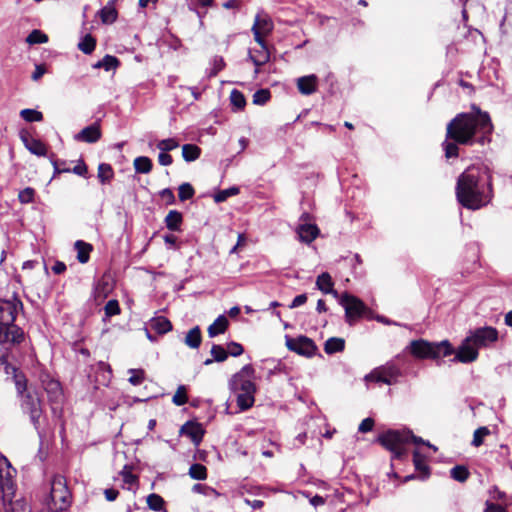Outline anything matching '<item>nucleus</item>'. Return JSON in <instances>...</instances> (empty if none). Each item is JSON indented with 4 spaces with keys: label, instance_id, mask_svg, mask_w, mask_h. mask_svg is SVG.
Returning a JSON list of instances; mask_svg holds the SVG:
<instances>
[{
    "label": "nucleus",
    "instance_id": "obj_1",
    "mask_svg": "<svg viewBox=\"0 0 512 512\" xmlns=\"http://www.w3.org/2000/svg\"><path fill=\"white\" fill-rule=\"evenodd\" d=\"M493 125L487 112L478 111L476 114H458L451 120L446 129V140L442 146L446 158L458 156V145H481L490 141Z\"/></svg>",
    "mask_w": 512,
    "mask_h": 512
},
{
    "label": "nucleus",
    "instance_id": "obj_2",
    "mask_svg": "<svg viewBox=\"0 0 512 512\" xmlns=\"http://www.w3.org/2000/svg\"><path fill=\"white\" fill-rule=\"evenodd\" d=\"M490 179L486 168L468 167L457 181L456 196L459 203L472 210L486 205L490 200Z\"/></svg>",
    "mask_w": 512,
    "mask_h": 512
},
{
    "label": "nucleus",
    "instance_id": "obj_3",
    "mask_svg": "<svg viewBox=\"0 0 512 512\" xmlns=\"http://www.w3.org/2000/svg\"><path fill=\"white\" fill-rule=\"evenodd\" d=\"M22 302L14 296L12 300L0 299V343L20 344L24 340V331L14 324Z\"/></svg>",
    "mask_w": 512,
    "mask_h": 512
},
{
    "label": "nucleus",
    "instance_id": "obj_4",
    "mask_svg": "<svg viewBox=\"0 0 512 512\" xmlns=\"http://www.w3.org/2000/svg\"><path fill=\"white\" fill-rule=\"evenodd\" d=\"M377 441L392 453L393 459H403L407 455L406 444L413 442L414 444H423L432 448L434 451L437 447L429 441L423 440L421 437L415 436L410 430H387L380 434Z\"/></svg>",
    "mask_w": 512,
    "mask_h": 512
},
{
    "label": "nucleus",
    "instance_id": "obj_5",
    "mask_svg": "<svg viewBox=\"0 0 512 512\" xmlns=\"http://www.w3.org/2000/svg\"><path fill=\"white\" fill-rule=\"evenodd\" d=\"M409 350L413 356L419 359H437L453 353V348L447 340L438 343L429 342L424 339L413 340L409 345Z\"/></svg>",
    "mask_w": 512,
    "mask_h": 512
},
{
    "label": "nucleus",
    "instance_id": "obj_6",
    "mask_svg": "<svg viewBox=\"0 0 512 512\" xmlns=\"http://www.w3.org/2000/svg\"><path fill=\"white\" fill-rule=\"evenodd\" d=\"M21 407L23 412L29 415L30 422L36 430L39 438L42 439L45 436V431L42 427L44 417L42 402L37 393H32L30 391L25 393L21 400Z\"/></svg>",
    "mask_w": 512,
    "mask_h": 512
},
{
    "label": "nucleus",
    "instance_id": "obj_7",
    "mask_svg": "<svg viewBox=\"0 0 512 512\" xmlns=\"http://www.w3.org/2000/svg\"><path fill=\"white\" fill-rule=\"evenodd\" d=\"M339 304L345 310V321L353 326L358 319L367 316L370 310L358 297L345 292L338 298Z\"/></svg>",
    "mask_w": 512,
    "mask_h": 512
},
{
    "label": "nucleus",
    "instance_id": "obj_8",
    "mask_svg": "<svg viewBox=\"0 0 512 512\" xmlns=\"http://www.w3.org/2000/svg\"><path fill=\"white\" fill-rule=\"evenodd\" d=\"M49 508L59 512L66 510L70 505V492L62 477H55L52 481L50 491Z\"/></svg>",
    "mask_w": 512,
    "mask_h": 512
},
{
    "label": "nucleus",
    "instance_id": "obj_9",
    "mask_svg": "<svg viewBox=\"0 0 512 512\" xmlns=\"http://www.w3.org/2000/svg\"><path fill=\"white\" fill-rule=\"evenodd\" d=\"M401 376V371L393 362H388L378 368H375L368 375L366 381H374L384 383L386 385H393L397 383L398 378Z\"/></svg>",
    "mask_w": 512,
    "mask_h": 512
},
{
    "label": "nucleus",
    "instance_id": "obj_10",
    "mask_svg": "<svg viewBox=\"0 0 512 512\" xmlns=\"http://www.w3.org/2000/svg\"><path fill=\"white\" fill-rule=\"evenodd\" d=\"M311 219V215L307 212H304L300 216L299 224L296 228L299 241L306 244L312 243L320 233L318 226L315 223H312Z\"/></svg>",
    "mask_w": 512,
    "mask_h": 512
},
{
    "label": "nucleus",
    "instance_id": "obj_11",
    "mask_svg": "<svg viewBox=\"0 0 512 512\" xmlns=\"http://www.w3.org/2000/svg\"><path fill=\"white\" fill-rule=\"evenodd\" d=\"M286 346L290 351L307 357L313 356L317 350L313 340L306 336H299L297 338L286 336Z\"/></svg>",
    "mask_w": 512,
    "mask_h": 512
},
{
    "label": "nucleus",
    "instance_id": "obj_12",
    "mask_svg": "<svg viewBox=\"0 0 512 512\" xmlns=\"http://www.w3.org/2000/svg\"><path fill=\"white\" fill-rule=\"evenodd\" d=\"M477 349L487 347L498 340L496 328L486 326L477 328L468 335Z\"/></svg>",
    "mask_w": 512,
    "mask_h": 512
},
{
    "label": "nucleus",
    "instance_id": "obj_13",
    "mask_svg": "<svg viewBox=\"0 0 512 512\" xmlns=\"http://www.w3.org/2000/svg\"><path fill=\"white\" fill-rule=\"evenodd\" d=\"M273 28L274 25L269 15L263 11L257 13L251 29L254 35V40L257 43H262L263 36L270 34Z\"/></svg>",
    "mask_w": 512,
    "mask_h": 512
},
{
    "label": "nucleus",
    "instance_id": "obj_14",
    "mask_svg": "<svg viewBox=\"0 0 512 512\" xmlns=\"http://www.w3.org/2000/svg\"><path fill=\"white\" fill-rule=\"evenodd\" d=\"M41 384L47 393L51 405L59 404L63 398V392L59 381L50 377L49 374H41Z\"/></svg>",
    "mask_w": 512,
    "mask_h": 512
},
{
    "label": "nucleus",
    "instance_id": "obj_15",
    "mask_svg": "<svg viewBox=\"0 0 512 512\" xmlns=\"http://www.w3.org/2000/svg\"><path fill=\"white\" fill-rule=\"evenodd\" d=\"M478 349L467 336L458 347L453 361L461 363H471L478 358Z\"/></svg>",
    "mask_w": 512,
    "mask_h": 512
},
{
    "label": "nucleus",
    "instance_id": "obj_16",
    "mask_svg": "<svg viewBox=\"0 0 512 512\" xmlns=\"http://www.w3.org/2000/svg\"><path fill=\"white\" fill-rule=\"evenodd\" d=\"M258 44L259 49L249 50L248 53V59L256 66L255 75L259 73V67L270 60V53L264 39H262V43Z\"/></svg>",
    "mask_w": 512,
    "mask_h": 512
},
{
    "label": "nucleus",
    "instance_id": "obj_17",
    "mask_svg": "<svg viewBox=\"0 0 512 512\" xmlns=\"http://www.w3.org/2000/svg\"><path fill=\"white\" fill-rule=\"evenodd\" d=\"M230 389L234 394L238 393H255V384L249 378L243 377L242 374H235L230 381Z\"/></svg>",
    "mask_w": 512,
    "mask_h": 512
},
{
    "label": "nucleus",
    "instance_id": "obj_18",
    "mask_svg": "<svg viewBox=\"0 0 512 512\" xmlns=\"http://www.w3.org/2000/svg\"><path fill=\"white\" fill-rule=\"evenodd\" d=\"M180 433L189 437L194 445L198 446L203 439L204 429L201 424L188 421L181 427Z\"/></svg>",
    "mask_w": 512,
    "mask_h": 512
},
{
    "label": "nucleus",
    "instance_id": "obj_19",
    "mask_svg": "<svg viewBox=\"0 0 512 512\" xmlns=\"http://www.w3.org/2000/svg\"><path fill=\"white\" fill-rule=\"evenodd\" d=\"M101 138L100 126L97 123L91 124L83 128L79 133L74 136V139L79 142L95 143Z\"/></svg>",
    "mask_w": 512,
    "mask_h": 512
},
{
    "label": "nucleus",
    "instance_id": "obj_20",
    "mask_svg": "<svg viewBox=\"0 0 512 512\" xmlns=\"http://www.w3.org/2000/svg\"><path fill=\"white\" fill-rule=\"evenodd\" d=\"M317 76L314 74L302 76L297 79V88L303 95H311L316 91Z\"/></svg>",
    "mask_w": 512,
    "mask_h": 512
},
{
    "label": "nucleus",
    "instance_id": "obj_21",
    "mask_svg": "<svg viewBox=\"0 0 512 512\" xmlns=\"http://www.w3.org/2000/svg\"><path fill=\"white\" fill-rule=\"evenodd\" d=\"M316 286L325 294H332L335 298H339V293L333 289V281L329 273L323 272L316 279Z\"/></svg>",
    "mask_w": 512,
    "mask_h": 512
},
{
    "label": "nucleus",
    "instance_id": "obj_22",
    "mask_svg": "<svg viewBox=\"0 0 512 512\" xmlns=\"http://www.w3.org/2000/svg\"><path fill=\"white\" fill-rule=\"evenodd\" d=\"M150 330L155 331L159 335H163L172 330V324L164 316L153 317L149 321Z\"/></svg>",
    "mask_w": 512,
    "mask_h": 512
},
{
    "label": "nucleus",
    "instance_id": "obj_23",
    "mask_svg": "<svg viewBox=\"0 0 512 512\" xmlns=\"http://www.w3.org/2000/svg\"><path fill=\"white\" fill-rule=\"evenodd\" d=\"M98 15L103 24H112L116 21L118 13L114 6V1H109L101 10Z\"/></svg>",
    "mask_w": 512,
    "mask_h": 512
},
{
    "label": "nucleus",
    "instance_id": "obj_24",
    "mask_svg": "<svg viewBox=\"0 0 512 512\" xmlns=\"http://www.w3.org/2000/svg\"><path fill=\"white\" fill-rule=\"evenodd\" d=\"M182 222V213L177 210H170L164 219V223L170 231H180Z\"/></svg>",
    "mask_w": 512,
    "mask_h": 512
},
{
    "label": "nucleus",
    "instance_id": "obj_25",
    "mask_svg": "<svg viewBox=\"0 0 512 512\" xmlns=\"http://www.w3.org/2000/svg\"><path fill=\"white\" fill-rule=\"evenodd\" d=\"M228 320L224 315H219L215 321L208 327V335L213 338L219 334H223L228 327Z\"/></svg>",
    "mask_w": 512,
    "mask_h": 512
},
{
    "label": "nucleus",
    "instance_id": "obj_26",
    "mask_svg": "<svg viewBox=\"0 0 512 512\" xmlns=\"http://www.w3.org/2000/svg\"><path fill=\"white\" fill-rule=\"evenodd\" d=\"M74 246L77 251V260L82 264L87 263L90 258V252L93 249L92 245L82 240H77Z\"/></svg>",
    "mask_w": 512,
    "mask_h": 512
},
{
    "label": "nucleus",
    "instance_id": "obj_27",
    "mask_svg": "<svg viewBox=\"0 0 512 512\" xmlns=\"http://www.w3.org/2000/svg\"><path fill=\"white\" fill-rule=\"evenodd\" d=\"M202 341L201 330L199 326H195L188 331L185 336V344L192 349H197Z\"/></svg>",
    "mask_w": 512,
    "mask_h": 512
},
{
    "label": "nucleus",
    "instance_id": "obj_28",
    "mask_svg": "<svg viewBox=\"0 0 512 512\" xmlns=\"http://www.w3.org/2000/svg\"><path fill=\"white\" fill-rule=\"evenodd\" d=\"M345 348V341L342 338L331 337L324 344V351L331 355L337 352H342Z\"/></svg>",
    "mask_w": 512,
    "mask_h": 512
},
{
    "label": "nucleus",
    "instance_id": "obj_29",
    "mask_svg": "<svg viewBox=\"0 0 512 512\" xmlns=\"http://www.w3.org/2000/svg\"><path fill=\"white\" fill-rule=\"evenodd\" d=\"M120 65L117 57L112 55H105L101 60L93 65V68H103L105 71L115 70Z\"/></svg>",
    "mask_w": 512,
    "mask_h": 512
},
{
    "label": "nucleus",
    "instance_id": "obj_30",
    "mask_svg": "<svg viewBox=\"0 0 512 512\" xmlns=\"http://www.w3.org/2000/svg\"><path fill=\"white\" fill-rule=\"evenodd\" d=\"M25 147L34 155L45 156L47 153L46 146L37 139H24Z\"/></svg>",
    "mask_w": 512,
    "mask_h": 512
},
{
    "label": "nucleus",
    "instance_id": "obj_31",
    "mask_svg": "<svg viewBox=\"0 0 512 512\" xmlns=\"http://www.w3.org/2000/svg\"><path fill=\"white\" fill-rule=\"evenodd\" d=\"M210 352L211 355L213 356V359H206L204 361L205 365H210L213 361L223 362L228 357L227 351L223 348V346L218 344H213Z\"/></svg>",
    "mask_w": 512,
    "mask_h": 512
},
{
    "label": "nucleus",
    "instance_id": "obj_32",
    "mask_svg": "<svg viewBox=\"0 0 512 512\" xmlns=\"http://www.w3.org/2000/svg\"><path fill=\"white\" fill-rule=\"evenodd\" d=\"M201 149L195 144H185L182 146V156L185 161L191 162L199 158Z\"/></svg>",
    "mask_w": 512,
    "mask_h": 512
},
{
    "label": "nucleus",
    "instance_id": "obj_33",
    "mask_svg": "<svg viewBox=\"0 0 512 512\" xmlns=\"http://www.w3.org/2000/svg\"><path fill=\"white\" fill-rule=\"evenodd\" d=\"M97 177L102 184L109 183L114 177L112 166L108 163L99 164Z\"/></svg>",
    "mask_w": 512,
    "mask_h": 512
},
{
    "label": "nucleus",
    "instance_id": "obj_34",
    "mask_svg": "<svg viewBox=\"0 0 512 512\" xmlns=\"http://www.w3.org/2000/svg\"><path fill=\"white\" fill-rule=\"evenodd\" d=\"M255 393H238L235 394L237 405L241 411H245L253 406Z\"/></svg>",
    "mask_w": 512,
    "mask_h": 512
},
{
    "label": "nucleus",
    "instance_id": "obj_35",
    "mask_svg": "<svg viewBox=\"0 0 512 512\" xmlns=\"http://www.w3.org/2000/svg\"><path fill=\"white\" fill-rule=\"evenodd\" d=\"M230 102L235 111L244 109V107L246 105V99L244 97V94L237 89H233L231 91Z\"/></svg>",
    "mask_w": 512,
    "mask_h": 512
},
{
    "label": "nucleus",
    "instance_id": "obj_36",
    "mask_svg": "<svg viewBox=\"0 0 512 512\" xmlns=\"http://www.w3.org/2000/svg\"><path fill=\"white\" fill-rule=\"evenodd\" d=\"M134 168L136 172L147 174L152 169V161L146 156H139L134 159Z\"/></svg>",
    "mask_w": 512,
    "mask_h": 512
},
{
    "label": "nucleus",
    "instance_id": "obj_37",
    "mask_svg": "<svg viewBox=\"0 0 512 512\" xmlns=\"http://www.w3.org/2000/svg\"><path fill=\"white\" fill-rule=\"evenodd\" d=\"M469 474L467 467L464 465H456L450 470L451 478L461 483L468 479Z\"/></svg>",
    "mask_w": 512,
    "mask_h": 512
},
{
    "label": "nucleus",
    "instance_id": "obj_38",
    "mask_svg": "<svg viewBox=\"0 0 512 512\" xmlns=\"http://www.w3.org/2000/svg\"><path fill=\"white\" fill-rule=\"evenodd\" d=\"M96 46V41L90 34H87L78 44L79 50L84 54H91Z\"/></svg>",
    "mask_w": 512,
    "mask_h": 512
},
{
    "label": "nucleus",
    "instance_id": "obj_39",
    "mask_svg": "<svg viewBox=\"0 0 512 512\" xmlns=\"http://www.w3.org/2000/svg\"><path fill=\"white\" fill-rule=\"evenodd\" d=\"M189 475L196 480H205L207 478V469L204 465L195 463L190 466Z\"/></svg>",
    "mask_w": 512,
    "mask_h": 512
},
{
    "label": "nucleus",
    "instance_id": "obj_40",
    "mask_svg": "<svg viewBox=\"0 0 512 512\" xmlns=\"http://www.w3.org/2000/svg\"><path fill=\"white\" fill-rule=\"evenodd\" d=\"M164 499L155 493L148 495L147 505L153 511H161L164 508Z\"/></svg>",
    "mask_w": 512,
    "mask_h": 512
},
{
    "label": "nucleus",
    "instance_id": "obj_41",
    "mask_svg": "<svg viewBox=\"0 0 512 512\" xmlns=\"http://www.w3.org/2000/svg\"><path fill=\"white\" fill-rule=\"evenodd\" d=\"M26 41L30 44H42L48 41V36L40 30H33L27 37Z\"/></svg>",
    "mask_w": 512,
    "mask_h": 512
},
{
    "label": "nucleus",
    "instance_id": "obj_42",
    "mask_svg": "<svg viewBox=\"0 0 512 512\" xmlns=\"http://www.w3.org/2000/svg\"><path fill=\"white\" fill-rule=\"evenodd\" d=\"M20 116L27 122H38L43 119L42 113L34 109H23Z\"/></svg>",
    "mask_w": 512,
    "mask_h": 512
},
{
    "label": "nucleus",
    "instance_id": "obj_43",
    "mask_svg": "<svg viewBox=\"0 0 512 512\" xmlns=\"http://www.w3.org/2000/svg\"><path fill=\"white\" fill-rule=\"evenodd\" d=\"M128 373L131 375L129 378V383L133 386L141 385L145 379V372L143 369H129Z\"/></svg>",
    "mask_w": 512,
    "mask_h": 512
},
{
    "label": "nucleus",
    "instance_id": "obj_44",
    "mask_svg": "<svg viewBox=\"0 0 512 512\" xmlns=\"http://www.w3.org/2000/svg\"><path fill=\"white\" fill-rule=\"evenodd\" d=\"M172 402L177 406H182L188 402L186 387L184 385H180L177 388V391L172 398Z\"/></svg>",
    "mask_w": 512,
    "mask_h": 512
},
{
    "label": "nucleus",
    "instance_id": "obj_45",
    "mask_svg": "<svg viewBox=\"0 0 512 512\" xmlns=\"http://www.w3.org/2000/svg\"><path fill=\"white\" fill-rule=\"evenodd\" d=\"M238 193H239V188L236 186H233L228 189L219 191L217 194H215L214 200L217 203L224 202L230 196L237 195Z\"/></svg>",
    "mask_w": 512,
    "mask_h": 512
},
{
    "label": "nucleus",
    "instance_id": "obj_46",
    "mask_svg": "<svg viewBox=\"0 0 512 512\" xmlns=\"http://www.w3.org/2000/svg\"><path fill=\"white\" fill-rule=\"evenodd\" d=\"M194 193V189L189 183H183L178 188V197L181 201L192 198Z\"/></svg>",
    "mask_w": 512,
    "mask_h": 512
},
{
    "label": "nucleus",
    "instance_id": "obj_47",
    "mask_svg": "<svg viewBox=\"0 0 512 512\" xmlns=\"http://www.w3.org/2000/svg\"><path fill=\"white\" fill-rule=\"evenodd\" d=\"M179 146V142L174 138L163 139L157 143V148L164 152H169L176 149Z\"/></svg>",
    "mask_w": 512,
    "mask_h": 512
},
{
    "label": "nucleus",
    "instance_id": "obj_48",
    "mask_svg": "<svg viewBox=\"0 0 512 512\" xmlns=\"http://www.w3.org/2000/svg\"><path fill=\"white\" fill-rule=\"evenodd\" d=\"M35 190L31 187H26L18 194V199L22 204H29L34 201Z\"/></svg>",
    "mask_w": 512,
    "mask_h": 512
},
{
    "label": "nucleus",
    "instance_id": "obj_49",
    "mask_svg": "<svg viewBox=\"0 0 512 512\" xmlns=\"http://www.w3.org/2000/svg\"><path fill=\"white\" fill-rule=\"evenodd\" d=\"M270 99V92L267 89L257 90L253 94V103L255 105H264Z\"/></svg>",
    "mask_w": 512,
    "mask_h": 512
},
{
    "label": "nucleus",
    "instance_id": "obj_50",
    "mask_svg": "<svg viewBox=\"0 0 512 512\" xmlns=\"http://www.w3.org/2000/svg\"><path fill=\"white\" fill-rule=\"evenodd\" d=\"M490 431L487 427H479L473 434L472 445L479 447L483 443L485 436L489 435Z\"/></svg>",
    "mask_w": 512,
    "mask_h": 512
},
{
    "label": "nucleus",
    "instance_id": "obj_51",
    "mask_svg": "<svg viewBox=\"0 0 512 512\" xmlns=\"http://www.w3.org/2000/svg\"><path fill=\"white\" fill-rule=\"evenodd\" d=\"M211 64L212 69L208 74L209 77L216 76L225 67V61L221 56H214L211 61Z\"/></svg>",
    "mask_w": 512,
    "mask_h": 512
},
{
    "label": "nucleus",
    "instance_id": "obj_52",
    "mask_svg": "<svg viewBox=\"0 0 512 512\" xmlns=\"http://www.w3.org/2000/svg\"><path fill=\"white\" fill-rule=\"evenodd\" d=\"M413 463L417 471L428 472L424 457L417 450L413 452Z\"/></svg>",
    "mask_w": 512,
    "mask_h": 512
},
{
    "label": "nucleus",
    "instance_id": "obj_53",
    "mask_svg": "<svg viewBox=\"0 0 512 512\" xmlns=\"http://www.w3.org/2000/svg\"><path fill=\"white\" fill-rule=\"evenodd\" d=\"M192 491L194 493H198V494H203L205 496H217L218 493L215 489H213L212 487H209L207 485H204V484H195L193 487H192Z\"/></svg>",
    "mask_w": 512,
    "mask_h": 512
},
{
    "label": "nucleus",
    "instance_id": "obj_54",
    "mask_svg": "<svg viewBox=\"0 0 512 512\" xmlns=\"http://www.w3.org/2000/svg\"><path fill=\"white\" fill-rule=\"evenodd\" d=\"M104 310H105V315L107 317H112V316H115L117 314L120 313V307H119V303L117 300H109L105 307H104Z\"/></svg>",
    "mask_w": 512,
    "mask_h": 512
},
{
    "label": "nucleus",
    "instance_id": "obj_55",
    "mask_svg": "<svg viewBox=\"0 0 512 512\" xmlns=\"http://www.w3.org/2000/svg\"><path fill=\"white\" fill-rule=\"evenodd\" d=\"M226 351H227L228 355L237 357L243 353L244 349L240 343L232 341V342L228 343Z\"/></svg>",
    "mask_w": 512,
    "mask_h": 512
},
{
    "label": "nucleus",
    "instance_id": "obj_56",
    "mask_svg": "<svg viewBox=\"0 0 512 512\" xmlns=\"http://www.w3.org/2000/svg\"><path fill=\"white\" fill-rule=\"evenodd\" d=\"M374 427V420L370 417L365 418L362 420V422L359 424L358 431L361 433H367L370 432Z\"/></svg>",
    "mask_w": 512,
    "mask_h": 512
},
{
    "label": "nucleus",
    "instance_id": "obj_57",
    "mask_svg": "<svg viewBox=\"0 0 512 512\" xmlns=\"http://www.w3.org/2000/svg\"><path fill=\"white\" fill-rule=\"evenodd\" d=\"M127 466L124 467L123 471L121 472L123 481L125 484L134 485L137 482V477L133 475L130 471H127Z\"/></svg>",
    "mask_w": 512,
    "mask_h": 512
},
{
    "label": "nucleus",
    "instance_id": "obj_58",
    "mask_svg": "<svg viewBox=\"0 0 512 512\" xmlns=\"http://www.w3.org/2000/svg\"><path fill=\"white\" fill-rule=\"evenodd\" d=\"M158 162L162 166H169L172 164L173 159L170 154L167 152L161 151L158 155Z\"/></svg>",
    "mask_w": 512,
    "mask_h": 512
},
{
    "label": "nucleus",
    "instance_id": "obj_59",
    "mask_svg": "<svg viewBox=\"0 0 512 512\" xmlns=\"http://www.w3.org/2000/svg\"><path fill=\"white\" fill-rule=\"evenodd\" d=\"M160 196L162 199L166 200L168 204H173L175 202V196L173 191L170 188H165L160 192Z\"/></svg>",
    "mask_w": 512,
    "mask_h": 512
},
{
    "label": "nucleus",
    "instance_id": "obj_60",
    "mask_svg": "<svg viewBox=\"0 0 512 512\" xmlns=\"http://www.w3.org/2000/svg\"><path fill=\"white\" fill-rule=\"evenodd\" d=\"M489 493L491 495V497L495 500H500V501H504L506 499V494L505 492L499 490V488L497 486H493L490 490H489Z\"/></svg>",
    "mask_w": 512,
    "mask_h": 512
},
{
    "label": "nucleus",
    "instance_id": "obj_61",
    "mask_svg": "<svg viewBox=\"0 0 512 512\" xmlns=\"http://www.w3.org/2000/svg\"><path fill=\"white\" fill-rule=\"evenodd\" d=\"M307 301V295L306 294H300V295H297L291 302V304L289 305V308L290 309H294V308H297L303 304H305Z\"/></svg>",
    "mask_w": 512,
    "mask_h": 512
},
{
    "label": "nucleus",
    "instance_id": "obj_62",
    "mask_svg": "<svg viewBox=\"0 0 512 512\" xmlns=\"http://www.w3.org/2000/svg\"><path fill=\"white\" fill-rule=\"evenodd\" d=\"M484 512H507L501 505L487 501Z\"/></svg>",
    "mask_w": 512,
    "mask_h": 512
},
{
    "label": "nucleus",
    "instance_id": "obj_63",
    "mask_svg": "<svg viewBox=\"0 0 512 512\" xmlns=\"http://www.w3.org/2000/svg\"><path fill=\"white\" fill-rule=\"evenodd\" d=\"M98 368H99L100 371L103 372V376H104L105 380H109L110 376H111V373H112L110 365L105 363V362H103V361H100L98 363Z\"/></svg>",
    "mask_w": 512,
    "mask_h": 512
},
{
    "label": "nucleus",
    "instance_id": "obj_64",
    "mask_svg": "<svg viewBox=\"0 0 512 512\" xmlns=\"http://www.w3.org/2000/svg\"><path fill=\"white\" fill-rule=\"evenodd\" d=\"M46 72V69L43 65H36L34 72L32 73V80H39Z\"/></svg>",
    "mask_w": 512,
    "mask_h": 512
}]
</instances>
